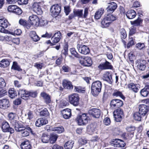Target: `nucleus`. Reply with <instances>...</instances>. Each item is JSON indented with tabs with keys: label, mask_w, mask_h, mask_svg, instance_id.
Instances as JSON below:
<instances>
[{
	"label": "nucleus",
	"mask_w": 149,
	"mask_h": 149,
	"mask_svg": "<svg viewBox=\"0 0 149 149\" xmlns=\"http://www.w3.org/2000/svg\"><path fill=\"white\" fill-rule=\"evenodd\" d=\"M15 114L13 113H10L8 115L9 119L11 124L14 126L15 130H18V127L19 124V123L17 121L15 118Z\"/></svg>",
	"instance_id": "nucleus-7"
},
{
	"label": "nucleus",
	"mask_w": 149,
	"mask_h": 149,
	"mask_svg": "<svg viewBox=\"0 0 149 149\" xmlns=\"http://www.w3.org/2000/svg\"><path fill=\"white\" fill-rule=\"evenodd\" d=\"M52 149H63V147L57 144H55L52 147Z\"/></svg>",
	"instance_id": "nucleus-64"
},
{
	"label": "nucleus",
	"mask_w": 149,
	"mask_h": 149,
	"mask_svg": "<svg viewBox=\"0 0 149 149\" xmlns=\"http://www.w3.org/2000/svg\"><path fill=\"white\" fill-rule=\"evenodd\" d=\"M48 122V121L46 119L44 118H40L36 120L35 125L36 126L40 127L47 124Z\"/></svg>",
	"instance_id": "nucleus-24"
},
{
	"label": "nucleus",
	"mask_w": 149,
	"mask_h": 149,
	"mask_svg": "<svg viewBox=\"0 0 149 149\" xmlns=\"http://www.w3.org/2000/svg\"><path fill=\"white\" fill-rule=\"evenodd\" d=\"M22 149H31V146L28 141H24L21 144Z\"/></svg>",
	"instance_id": "nucleus-34"
},
{
	"label": "nucleus",
	"mask_w": 149,
	"mask_h": 149,
	"mask_svg": "<svg viewBox=\"0 0 149 149\" xmlns=\"http://www.w3.org/2000/svg\"><path fill=\"white\" fill-rule=\"evenodd\" d=\"M10 106L9 101L7 99L0 100V108L3 109L8 108Z\"/></svg>",
	"instance_id": "nucleus-21"
},
{
	"label": "nucleus",
	"mask_w": 149,
	"mask_h": 149,
	"mask_svg": "<svg viewBox=\"0 0 149 149\" xmlns=\"http://www.w3.org/2000/svg\"><path fill=\"white\" fill-rule=\"evenodd\" d=\"M123 104L122 101L118 99L113 100L111 101L110 103L111 107L112 109L119 108L122 106Z\"/></svg>",
	"instance_id": "nucleus-15"
},
{
	"label": "nucleus",
	"mask_w": 149,
	"mask_h": 149,
	"mask_svg": "<svg viewBox=\"0 0 149 149\" xmlns=\"http://www.w3.org/2000/svg\"><path fill=\"white\" fill-rule=\"evenodd\" d=\"M62 68L64 72H68L70 70V68L66 65L63 66Z\"/></svg>",
	"instance_id": "nucleus-63"
},
{
	"label": "nucleus",
	"mask_w": 149,
	"mask_h": 149,
	"mask_svg": "<svg viewBox=\"0 0 149 149\" xmlns=\"http://www.w3.org/2000/svg\"><path fill=\"white\" fill-rule=\"evenodd\" d=\"M64 10L66 15H68L71 11L70 6H64Z\"/></svg>",
	"instance_id": "nucleus-59"
},
{
	"label": "nucleus",
	"mask_w": 149,
	"mask_h": 149,
	"mask_svg": "<svg viewBox=\"0 0 149 149\" xmlns=\"http://www.w3.org/2000/svg\"><path fill=\"white\" fill-rule=\"evenodd\" d=\"M146 61L145 60L140 61L138 63L137 68L140 70H144L146 68Z\"/></svg>",
	"instance_id": "nucleus-33"
},
{
	"label": "nucleus",
	"mask_w": 149,
	"mask_h": 149,
	"mask_svg": "<svg viewBox=\"0 0 149 149\" xmlns=\"http://www.w3.org/2000/svg\"><path fill=\"white\" fill-rule=\"evenodd\" d=\"M112 141V145L116 147H123L125 145V143L120 139H115Z\"/></svg>",
	"instance_id": "nucleus-19"
},
{
	"label": "nucleus",
	"mask_w": 149,
	"mask_h": 149,
	"mask_svg": "<svg viewBox=\"0 0 149 149\" xmlns=\"http://www.w3.org/2000/svg\"><path fill=\"white\" fill-rule=\"evenodd\" d=\"M41 96L44 99L46 103H50L51 101L50 96L45 92H42L41 94Z\"/></svg>",
	"instance_id": "nucleus-36"
},
{
	"label": "nucleus",
	"mask_w": 149,
	"mask_h": 149,
	"mask_svg": "<svg viewBox=\"0 0 149 149\" xmlns=\"http://www.w3.org/2000/svg\"><path fill=\"white\" fill-rule=\"evenodd\" d=\"M28 116L27 119L31 120L33 117V114L32 111H29L27 113Z\"/></svg>",
	"instance_id": "nucleus-61"
},
{
	"label": "nucleus",
	"mask_w": 149,
	"mask_h": 149,
	"mask_svg": "<svg viewBox=\"0 0 149 149\" xmlns=\"http://www.w3.org/2000/svg\"><path fill=\"white\" fill-rule=\"evenodd\" d=\"M98 68L100 70H106L112 69V66L109 62L106 61L104 63L100 64L98 66Z\"/></svg>",
	"instance_id": "nucleus-23"
},
{
	"label": "nucleus",
	"mask_w": 149,
	"mask_h": 149,
	"mask_svg": "<svg viewBox=\"0 0 149 149\" xmlns=\"http://www.w3.org/2000/svg\"><path fill=\"white\" fill-rule=\"evenodd\" d=\"M54 17L57 16L61 11V8L59 5L56 4L53 5L50 10Z\"/></svg>",
	"instance_id": "nucleus-16"
},
{
	"label": "nucleus",
	"mask_w": 149,
	"mask_h": 149,
	"mask_svg": "<svg viewBox=\"0 0 149 149\" xmlns=\"http://www.w3.org/2000/svg\"><path fill=\"white\" fill-rule=\"evenodd\" d=\"M89 119V118L86 113H83L77 116V121L80 125H84L87 124Z\"/></svg>",
	"instance_id": "nucleus-4"
},
{
	"label": "nucleus",
	"mask_w": 149,
	"mask_h": 149,
	"mask_svg": "<svg viewBox=\"0 0 149 149\" xmlns=\"http://www.w3.org/2000/svg\"><path fill=\"white\" fill-rule=\"evenodd\" d=\"M69 101L70 104L74 106H77L79 104V97L77 93H72L68 96Z\"/></svg>",
	"instance_id": "nucleus-6"
},
{
	"label": "nucleus",
	"mask_w": 149,
	"mask_h": 149,
	"mask_svg": "<svg viewBox=\"0 0 149 149\" xmlns=\"http://www.w3.org/2000/svg\"><path fill=\"white\" fill-rule=\"evenodd\" d=\"M88 113L89 114L96 118H99L101 115L100 110L96 108L91 109L89 111Z\"/></svg>",
	"instance_id": "nucleus-18"
},
{
	"label": "nucleus",
	"mask_w": 149,
	"mask_h": 149,
	"mask_svg": "<svg viewBox=\"0 0 149 149\" xmlns=\"http://www.w3.org/2000/svg\"><path fill=\"white\" fill-rule=\"evenodd\" d=\"M142 22V20L140 18L138 17V18L134 21H131L130 23L131 24L134 26H138L140 25L141 23Z\"/></svg>",
	"instance_id": "nucleus-40"
},
{
	"label": "nucleus",
	"mask_w": 149,
	"mask_h": 149,
	"mask_svg": "<svg viewBox=\"0 0 149 149\" xmlns=\"http://www.w3.org/2000/svg\"><path fill=\"white\" fill-rule=\"evenodd\" d=\"M117 6V4L116 3L114 2L111 3L107 8V12L109 13H113L116 8Z\"/></svg>",
	"instance_id": "nucleus-28"
},
{
	"label": "nucleus",
	"mask_w": 149,
	"mask_h": 149,
	"mask_svg": "<svg viewBox=\"0 0 149 149\" xmlns=\"http://www.w3.org/2000/svg\"><path fill=\"white\" fill-rule=\"evenodd\" d=\"M80 63L82 65L86 66H90L92 64V61L91 58L88 57H84L81 56L79 58Z\"/></svg>",
	"instance_id": "nucleus-13"
},
{
	"label": "nucleus",
	"mask_w": 149,
	"mask_h": 149,
	"mask_svg": "<svg viewBox=\"0 0 149 149\" xmlns=\"http://www.w3.org/2000/svg\"><path fill=\"white\" fill-rule=\"evenodd\" d=\"M127 17L129 19H132L134 18L136 15V13L135 11L133 10H128L126 13Z\"/></svg>",
	"instance_id": "nucleus-31"
},
{
	"label": "nucleus",
	"mask_w": 149,
	"mask_h": 149,
	"mask_svg": "<svg viewBox=\"0 0 149 149\" xmlns=\"http://www.w3.org/2000/svg\"><path fill=\"white\" fill-rule=\"evenodd\" d=\"M9 25L8 20L4 18H0V26L4 28H7Z\"/></svg>",
	"instance_id": "nucleus-30"
},
{
	"label": "nucleus",
	"mask_w": 149,
	"mask_h": 149,
	"mask_svg": "<svg viewBox=\"0 0 149 149\" xmlns=\"http://www.w3.org/2000/svg\"><path fill=\"white\" fill-rule=\"evenodd\" d=\"M10 63L8 59H3L0 61V67L3 68L7 67L9 65Z\"/></svg>",
	"instance_id": "nucleus-35"
},
{
	"label": "nucleus",
	"mask_w": 149,
	"mask_h": 149,
	"mask_svg": "<svg viewBox=\"0 0 149 149\" xmlns=\"http://www.w3.org/2000/svg\"><path fill=\"white\" fill-rule=\"evenodd\" d=\"M39 18L35 15H32L29 17V22L32 25L37 26L39 25Z\"/></svg>",
	"instance_id": "nucleus-17"
},
{
	"label": "nucleus",
	"mask_w": 149,
	"mask_h": 149,
	"mask_svg": "<svg viewBox=\"0 0 149 149\" xmlns=\"http://www.w3.org/2000/svg\"><path fill=\"white\" fill-rule=\"evenodd\" d=\"M41 139L43 143H47L49 140V137L47 135L44 134L41 136Z\"/></svg>",
	"instance_id": "nucleus-42"
},
{
	"label": "nucleus",
	"mask_w": 149,
	"mask_h": 149,
	"mask_svg": "<svg viewBox=\"0 0 149 149\" xmlns=\"http://www.w3.org/2000/svg\"><path fill=\"white\" fill-rule=\"evenodd\" d=\"M12 68L14 70L19 71L22 70V69L17 65V63L16 62H13V64L12 66Z\"/></svg>",
	"instance_id": "nucleus-53"
},
{
	"label": "nucleus",
	"mask_w": 149,
	"mask_h": 149,
	"mask_svg": "<svg viewBox=\"0 0 149 149\" xmlns=\"http://www.w3.org/2000/svg\"><path fill=\"white\" fill-rule=\"evenodd\" d=\"M34 66L38 69H41L42 68L45 67L44 64L40 62L35 63L34 64Z\"/></svg>",
	"instance_id": "nucleus-50"
},
{
	"label": "nucleus",
	"mask_w": 149,
	"mask_h": 149,
	"mask_svg": "<svg viewBox=\"0 0 149 149\" xmlns=\"http://www.w3.org/2000/svg\"><path fill=\"white\" fill-rule=\"evenodd\" d=\"M19 127H18V130H15L16 131L22 132V135L23 136H29V133L31 131V129L29 127H23L21 124H19Z\"/></svg>",
	"instance_id": "nucleus-12"
},
{
	"label": "nucleus",
	"mask_w": 149,
	"mask_h": 149,
	"mask_svg": "<svg viewBox=\"0 0 149 149\" xmlns=\"http://www.w3.org/2000/svg\"><path fill=\"white\" fill-rule=\"evenodd\" d=\"M44 4V1L34 2L32 5L31 8L33 11L38 15H41L42 13V11L41 8Z\"/></svg>",
	"instance_id": "nucleus-3"
},
{
	"label": "nucleus",
	"mask_w": 149,
	"mask_h": 149,
	"mask_svg": "<svg viewBox=\"0 0 149 149\" xmlns=\"http://www.w3.org/2000/svg\"><path fill=\"white\" fill-rule=\"evenodd\" d=\"M6 85V83L4 79L2 78H0V88H4Z\"/></svg>",
	"instance_id": "nucleus-58"
},
{
	"label": "nucleus",
	"mask_w": 149,
	"mask_h": 149,
	"mask_svg": "<svg viewBox=\"0 0 149 149\" xmlns=\"http://www.w3.org/2000/svg\"><path fill=\"white\" fill-rule=\"evenodd\" d=\"M134 119L136 120L141 121L144 117L142 116L139 112L135 113L134 115Z\"/></svg>",
	"instance_id": "nucleus-41"
},
{
	"label": "nucleus",
	"mask_w": 149,
	"mask_h": 149,
	"mask_svg": "<svg viewBox=\"0 0 149 149\" xmlns=\"http://www.w3.org/2000/svg\"><path fill=\"white\" fill-rule=\"evenodd\" d=\"M142 78L143 79L144 83L149 81V73L142 76Z\"/></svg>",
	"instance_id": "nucleus-56"
},
{
	"label": "nucleus",
	"mask_w": 149,
	"mask_h": 149,
	"mask_svg": "<svg viewBox=\"0 0 149 149\" xmlns=\"http://www.w3.org/2000/svg\"><path fill=\"white\" fill-rule=\"evenodd\" d=\"M127 86L129 90L132 91L135 93H137L140 88L139 84L134 83L128 84Z\"/></svg>",
	"instance_id": "nucleus-20"
},
{
	"label": "nucleus",
	"mask_w": 149,
	"mask_h": 149,
	"mask_svg": "<svg viewBox=\"0 0 149 149\" xmlns=\"http://www.w3.org/2000/svg\"><path fill=\"white\" fill-rule=\"evenodd\" d=\"M8 93L9 97L11 98H14L17 96V92L15 91L9 90Z\"/></svg>",
	"instance_id": "nucleus-51"
},
{
	"label": "nucleus",
	"mask_w": 149,
	"mask_h": 149,
	"mask_svg": "<svg viewBox=\"0 0 149 149\" xmlns=\"http://www.w3.org/2000/svg\"><path fill=\"white\" fill-rule=\"evenodd\" d=\"M61 36V33L59 31L55 33L54 36L52 38L51 40L53 43L55 44L58 43L60 40Z\"/></svg>",
	"instance_id": "nucleus-27"
},
{
	"label": "nucleus",
	"mask_w": 149,
	"mask_h": 149,
	"mask_svg": "<svg viewBox=\"0 0 149 149\" xmlns=\"http://www.w3.org/2000/svg\"><path fill=\"white\" fill-rule=\"evenodd\" d=\"M29 36L31 39L34 42H37L40 40L39 36L34 31H32L30 32Z\"/></svg>",
	"instance_id": "nucleus-32"
},
{
	"label": "nucleus",
	"mask_w": 149,
	"mask_h": 149,
	"mask_svg": "<svg viewBox=\"0 0 149 149\" xmlns=\"http://www.w3.org/2000/svg\"><path fill=\"white\" fill-rule=\"evenodd\" d=\"M103 79L104 81L108 82L109 84L112 83V79L111 73L108 72H106L103 74Z\"/></svg>",
	"instance_id": "nucleus-26"
},
{
	"label": "nucleus",
	"mask_w": 149,
	"mask_h": 149,
	"mask_svg": "<svg viewBox=\"0 0 149 149\" xmlns=\"http://www.w3.org/2000/svg\"><path fill=\"white\" fill-rule=\"evenodd\" d=\"M0 88V97L4 96L6 95V91Z\"/></svg>",
	"instance_id": "nucleus-62"
},
{
	"label": "nucleus",
	"mask_w": 149,
	"mask_h": 149,
	"mask_svg": "<svg viewBox=\"0 0 149 149\" xmlns=\"http://www.w3.org/2000/svg\"><path fill=\"white\" fill-rule=\"evenodd\" d=\"M18 94L22 98L26 100L30 96L29 92L24 90H20L18 92Z\"/></svg>",
	"instance_id": "nucleus-25"
},
{
	"label": "nucleus",
	"mask_w": 149,
	"mask_h": 149,
	"mask_svg": "<svg viewBox=\"0 0 149 149\" xmlns=\"http://www.w3.org/2000/svg\"><path fill=\"white\" fill-rule=\"evenodd\" d=\"M22 32L21 30L20 29H17L15 30L13 33L10 32V34L13 35L15 34L17 35H20Z\"/></svg>",
	"instance_id": "nucleus-60"
},
{
	"label": "nucleus",
	"mask_w": 149,
	"mask_h": 149,
	"mask_svg": "<svg viewBox=\"0 0 149 149\" xmlns=\"http://www.w3.org/2000/svg\"><path fill=\"white\" fill-rule=\"evenodd\" d=\"M113 115L115 120L117 122H120L123 116V111L120 108H118L113 111Z\"/></svg>",
	"instance_id": "nucleus-10"
},
{
	"label": "nucleus",
	"mask_w": 149,
	"mask_h": 149,
	"mask_svg": "<svg viewBox=\"0 0 149 149\" xmlns=\"http://www.w3.org/2000/svg\"><path fill=\"white\" fill-rule=\"evenodd\" d=\"M117 17L111 14H109L105 15L101 22V26L103 28L109 27L112 22L116 20Z\"/></svg>",
	"instance_id": "nucleus-1"
},
{
	"label": "nucleus",
	"mask_w": 149,
	"mask_h": 149,
	"mask_svg": "<svg viewBox=\"0 0 149 149\" xmlns=\"http://www.w3.org/2000/svg\"><path fill=\"white\" fill-rule=\"evenodd\" d=\"M10 127L9 124L6 121H3L2 122L1 124V128L2 131L4 132H7L8 129Z\"/></svg>",
	"instance_id": "nucleus-38"
},
{
	"label": "nucleus",
	"mask_w": 149,
	"mask_h": 149,
	"mask_svg": "<svg viewBox=\"0 0 149 149\" xmlns=\"http://www.w3.org/2000/svg\"><path fill=\"white\" fill-rule=\"evenodd\" d=\"M126 129L127 132V133H123L122 136L125 139H130L133 136V134L135 130L134 126H130L127 127Z\"/></svg>",
	"instance_id": "nucleus-5"
},
{
	"label": "nucleus",
	"mask_w": 149,
	"mask_h": 149,
	"mask_svg": "<svg viewBox=\"0 0 149 149\" xmlns=\"http://www.w3.org/2000/svg\"><path fill=\"white\" fill-rule=\"evenodd\" d=\"M113 95L115 97H120L122 99H123L125 98L122 94V92L118 90H115L113 94Z\"/></svg>",
	"instance_id": "nucleus-43"
},
{
	"label": "nucleus",
	"mask_w": 149,
	"mask_h": 149,
	"mask_svg": "<svg viewBox=\"0 0 149 149\" xmlns=\"http://www.w3.org/2000/svg\"><path fill=\"white\" fill-rule=\"evenodd\" d=\"M149 91L144 87L143 89L141 91L140 93L141 95L143 96L146 97L149 93Z\"/></svg>",
	"instance_id": "nucleus-49"
},
{
	"label": "nucleus",
	"mask_w": 149,
	"mask_h": 149,
	"mask_svg": "<svg viewBox=\"0 0 149 149\" xmlns=\"http://www.w3.org/2000/svg\"><path fill=\"white\" fill-rule=\"evenodd\" d=\"M134 44L133 38L132 37H131L129 36V42L127 45V48H129L130 47L132 46Z\"/></svg>",
	"instance_id": "nucleus-54"
},
{
	"label": "nucleus",
	"mask_w": 149,
	"mask_h": 149,
	"mask_svg": "<svg viewBox=\"0 0 149 149\" xmlns=\"http://www.w3.org/2000/svg\"><path fill=\"white\" fill-rule=\"evenodd\" d=\"M58 136L56 134H51L50 135L49 140L50 142L51 143H54L56 141Z\"/></svg>",
	"instance_id": "nucleus-44"
},
{
	"label": "nucleus",
	"mask_w": 149,
	"mask_h": 149,
	"mask_svg": "<svg viewBox=\"0 0 149 149\" xmlns=\"http://www.w3.org/2000/svg\"><path fill=\"white\" fill-rule=\"evenodd\" d=\"M8 11L17 15H21L22 13V9L16 5H11L9 6L7 8Z\"/></svg>",
	"instance_id": "nucleus-8"
},
{
	"label": "nucleus",
	"mask_w": 149,
	"mask_h": 149,
	"mask_svg": "<svg viewBox=\"0 0 149 149\" xmlns=\"http://www.w3.org/2000/svg\"><path fill=\"white\" fill-rule=\"evenodd\" d=\"M74 143V141L71 140L66 142L64 146L65 149H72Z\"/></svg>",
	"instance_id": "nucleus-37"
},
{
	"label": "nucleus",
	"mask_w": 149,
	"mask_h": 149,
	"mask_svg": "<svg viewBox=\"0 0 149 149\" xmlns=\"http://www.w3.org/2000/svg\"><path fill=\"white\" fill-rule=\"evenodd\" d=\"M149 110V109L145 104H142L139 106V112L141 115L146 117L148 114V113Z\"/></svg>",
	"instance_id": "nucleus-14"
},
{
	"label": "nucleus",
	"mask_w": 149,
	"mask_h": 149,
	"mask_svg": "<svg viewBox=\"0 0 149 149\" xmlns=\"http://www.w3.org/2000/svg\"><path fill=\"white\" fill-rule=\"evenodd\" d=\"M102 83L99 81L93 82L91 85V91L92 95L94 96L97 95L101 91Z\"/></svg>",
	"instance_id": "nucleus-2"
},
{
	"label": "nucleus",
	"mask_w": 149,
	"mask_h": 149,
	"mask_svg": "<svg viewBox=\"0 0 149 149\" xmlns=\"http://www.w3.org/2000/svg\"><path fill=\"white\" fill-rule=\"evenodd\" d=\"M39 25L38 26H46L48 24V21L46 19H39Z\"/></svg>",
	"instance_id": "nucleus-52"
},
{
	"label": "nucleus",
	"mask_w": 149,
	"mask_h": 149,
	"mask_svg": "<svg viewBox=\"0 0 149 149\" xmlns=\"http://www.w3.org/2000/svg\"><path fill=\"white\" fill-rule=\"evenodd\" d=\"M121 34V37L123 39H125L127 37V34L125 30L123 28L121 29L120 30Z\"/></svg>",
	"instance_id": "nucleus-57"
},
{
	"label": "nucleus",
	"mask_w": 149,
	"mask_h": 149,
	"mask_svg": "<svg viewBox=\"0 0 149 149\" xmlns=\"http://www.w3.org/2000/svg\"><path fill=\"white\" fill-rule=\"evenodd\" d=\"M70 51L72 55L74 56L75 57L79 58L81 57V56L76 51L74 48H72L70 49Z\"/></svg>",
	"instance_id": "nucleus-45"
},
{
	"label": "nucleus",
	"mask_w": 149,
	"mask_h": 149,
	"mask_svg": "<svg viewBox=\"0 0 149 149\" xmlns=\"http://www.w3.org/2000/svg\"><path fill=\"white\" fill-rule=\"evenodd\" d=\"M136 28L134 26H132L130 28L129 33V36L131 37V36L136 33Z\"/></svg>",
	"instance_id": "nucleus-55"
},
{
	"label": "nucleus",
	"mask_w": 149,
	"mask_h": 149,
	"mask_svg": "<svg viewBox=\"0 0 149 149\" xmlns=\"http://www.w3.org/2000/svg\"><path fill=\"white\" fill-rule=\"evenodd\" d=\"M88 8H86L84 9V13L83 14V10L82 9H78L74 12L75 16L79 17L86 18L88 15Z\"/></svg>",
	"instance_id": "nucleus-11"
},
{
	"label": "nucleus",
	"mask_w": 149,
	"mask_h": 149,
	"mask_svg": "<svg viewBox=\"0 0 149 149\" xmlns=\"http://www.w3.org/2000/svg\"><path fill=\"white\" fill-rule=\"evenodd\" d=\"M52 130L55 132L56 133H61L64 131V130L62 127H61L52 128Z\"/></svg>",
	"instance_id": "nucleus-46"
},
{
	"label": "nucleus",
	"mask_w": 149,
	"mask_h": 149,
	"mask_svg": "<svg viewBox=\"0 0 149 149\" xmlns=\"http://www.w3.org/2000/svg\"><path fill=\"white\" fill-rule=\"evenodd\" d=\"M40 115L42 116H47L49 115V114L46 108L42 109L40 112Z\"/></svg>",
	"instance_id": "nucleus-47"
},
{
	"label": "nucleus",
	"mask_w": 149,
	"mask_h": 149,
	"mask_svg": "<svg viewBox=\"0 0 149 149\" xmlns=\"http://www.w3.org/2000/svg\"><path fill=\"white\" fill-rule=\"evenodd\" d=\"M104 12L103 9L101 8L99 9L95 14V17L96 19H99Z\"/></svg>",
	"instance_id": "nucleus-39"
},
{
	"label": "nucleus",
	"mask_w": 149,
	"mask_h": 149,
	"mask_svg": "<svg viewBox=\"0 0 149 149\" xmlns=\"http://www.w3.org/2000/svg\"><path fill=\"white\" fill-rule=\"evenodd\" d=\"M64 87L68 89H70L73 88V86L71 82L66 79L64 80L63 83Z\"/></svg>",
	"instance_id": "nucleus-29"
},
{
	"label": "nucleus",
	"mask_w": 149,
	"mask_h": 149,
	"mask_svg": "<svg viewBox=\"0 0 149 149\" xmlns=\"http://www.w3.org/2000/svg\"><path fill=\"white\" fill-rule=\"evenodd\" d=\"M61 113L63 117L65 119L69 118L71 116V110L69 109H63Z\"/></svg>",
	"instance_id": "nucleus-22"
},
{
	"label": "nucleus",
	"mask_w": 149,
	"mask_h": 149,
	"mask_svg": "<svg viewBox=\"0 0 149 149\" xmlns=\"http://www.w3.org/2000/svg\"><path fill=\"white\" fill-rule=\"evenodd\" d=\"M135 47L139 50H143L145 49L144 43H138L136 45Z\"/></svg>",
	"instance_id": "nucleus-48"
},
{
	"label": "nucleus",
	"mask_w": 149,
	"mask_h": 149,
	"mask_svg": "<svg viewBox=\"0 0 149 149\" xmlns=\"http://www.w3.org/2000/svg\"><path fill=\"white\" fill-rule=\"evenodd\" d=\"M77 48L79 52L82 54H88L90 52L89 48L82 44H77Z\"/></svg>",
	"instance_id": "nucleus-9"
}]
</instances>
